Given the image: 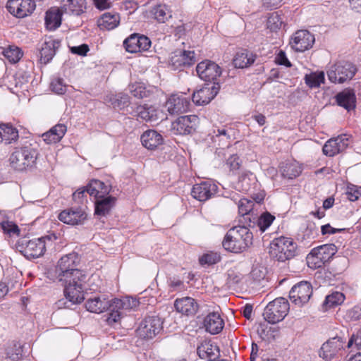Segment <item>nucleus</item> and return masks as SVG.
I'll use <instances>...</instances> for the list:
<instances>
[{"label": "nucleus", "mask_w": 361, "mask_h": 361, "mask_svg": "<svg viewBox=\"0 0 361 361\" xmlns=\"http://www.w3.org/2000/svg\"><path fill=\"white\" fill-rule=\"evenodd\" d=\"M137 305V301L128 298L123 300L114 298L109 300L105 298L94 297L89 298L86 303V309L94 313H102L104 311H109L106 322L109 324L117 322L120 320L123 310L131 309Z\"/></svg>", "instance_id": "f257e3e1"}, {"label": "nucleus", "mask_w": 361, "mask_h": 361, "mask_svg": "<svg viewBox=\"0 0 361 361\" xmlns=\"http://www.w3.org/2000/svg\"><path fill=\"white\" fill-rule=\"evenodd\" d=\"M252 233L245 226L230 228L222 241L224 248L233 253H241L252 244Z\"/></svg>", "instance_id": "f03ea898"}, {"label": "nucleus", "mask_w": 361, "mask_h": 361, "mask_svg": "<svg viewBox=\"0 0 361 361\" xmlns=\"http://www.w3.org/2000/svg\"><path fill=\"white\" fill-rule=\"evenodd\" d=\"M87 275L78 279L69 278L67 280L60 281L64 283L63 293L65 300L57 302L59 308H71L72 305L81 303L85 300V284Z\"/></svg>", "instance_id": "7ed1b4c3"}, {"label": "nucleus", "mask_w": 361, "mask_h": 361, "mask_svg": "<svg viewBox=\"0 0 361 361\" xmlns=\"http://www.w3.org/2000/svg\"><path fill=\"white\" fill-rule=\"evenodd\" d=\"M38 150L30 143L17 147L10 156L11 166L18 171H25L35 166Z\"/></svg>", "instance_id": "20e7f679"}, {"label": "nucleus", "mask_w": 361, "mask_h": 361, "mask_svg": "<svg viewBox=\"0 0 361 361\" xmlns=\"http://www.w3.org/2000/svg\"><path fill=\"white\" fill-rule=\"evenodd\" d=\"M80 264L78 253L73 252L61 257L56 267V278L59 281L67 280L69 278L78 279L85 274L77 267Z\"/></svg>", "instance_id": "39448f33"}, {"label": "nucleus", "mask_w": 361, "mask_h": 361, "mask_svg": "<svg viewBox=\"0 0 361 361\" xmlns=\"http://www.w3.org/2000/svg\"><path fill=\"white\" fill-rule=\"evenodd\" d=\"M297 245L293 239L279 237L272 240L269 253L272 258L279 262H285L293 258L296 253Z\"/></svg>", "instance_id": "423d86ee"}, {"label": "nucleus", "mask_w": 361, "mask_h": 361, "mask_svg": "<svg viewBox=\"0 0 361 361\" xmlns=\"http://www.w3.org/2000/svg\"><path fill=\"white\" fill-rule=\"evenodd\" d=\"M289 310V303L283 298H278L270 302L265 307L263 317L270 324L282 321Z\"/></svg>", "instance_id": "0eeeda50"}, {"label": "nucleus", "mask_w": 361, "mask_h": 361, "mask_svg": "<svg viewBox=\"0 0 361 361\" xmlns=\"http://www.w3.org/2000/svg\"><path fill=\"white\" fill-rule=\"evenodd\" d=\"M356 72V67L351 63L339 61L331 66L327 71V75L332 82L343 83L350 80Z\"/></svg>", "instance_id": "6e6552de"}, {"label": "nucleus", "mask_w": 361, "mask_h": 361, "mask_svg": "<svg viewBox=\"0 0 361 361\" xmlns=\"http://www.w3.org/2000/svg\"><path fill=\"white\" fill-rule=\"evenodd\" d=\"M51 237L49 235L32 240L23 239L20 246V252L27 259L38 258L42 256L46 251V241H51Z\"/></svg>", "instance_id": "1a4fd4ad"}, {"label": "nucleus", "mask_w": 361, "mask_h": 361, "mask_svg": "<svg viewBox=\"0 0 361 361\" xmlns=\"http://www.w3.org/2000/svg\"><path fill=\"white\" fill-rule=\"evenodd\" d=\"M312 292L311 283L308 281H302L292 287L289 293V298L292 303L302 307L308 302Z\"/></svg>", "instance_id": "9d476101"}, {"label": "nucleus", "mask_w": 361, "mask_h": 361, "mask_svg": "<svg viewBox=\"0 0 361 361\" xmlns=\"http://www.w3.org/2000/svg\"><path fill=\"white\" fill-rule=\"evenodd\" d=\"M34 0H8L6 8L8 11L17 18H25L30 16L35 9Z\"/></svg>", "instance_id": "9b49d317"}, {"label": "nucleus", "mask_w": 361, "mask_h": 361, "mask_svg": "<svg viewBox=\"0 0 361 361\" xmlns=\"http://www.w3.org/2000/svg\"><path fill=\"white\" fill-rule=\"evenodd\" d=\"M315 42L314 35L306 30H298L290 41V45L295 51L302 52L312 47Z\"/></svg>", "instance_id": "f8f14e48"}, {"label": "nucleus", "mask_w": 361, "mask_h": 361, "mask_svg": "<svg viewBox=\"0 0 361 361\" xmlns=\"http://www.w3.org/2000/svg\"><path fill=\"white\" fill-rule=\"evenodd\" d=\"M197 121L196 115L180 116L172 123L171 130L175 135L191 134L195 130Z\"/></svg>", "instance_id": "ddd939ff"}, {"label": "nucleus", "mask_w": 361, "mask_h": 361, "mask_svg": "<svg viewBox=\"0 0 361 361\" xmlns=\"http://www.w3.org/2000/svg\"><path fill=\"white\" fill-rule=\"evenodd\" d=\"M190 104V99L185 94H173L166 100L165 106L171 115H175L188 111Z\"/></svg>", "instance_id": "4468645a"}, {"label": "nucleus", "mask_w": 361, "mask_h": 361, "mask_svg": "<svg viewBox=\"0 0 361 361\" xmlns=\"http://www.w3.org/2000/svg\"><path fill=\"white\" fill-rule=\"evenodd\" d=\"M162 322L158 317H147L141 322L137 329L139 336L144 338H152L160 332Z\"/></svg>", "instance_id": "2eb2a0df"}, {"label": "nucleus", "mask_w": 361, "mask_h": 361, "mask_svg": "<svg viewBox=\"0 0 361 361\" xmlns=\"http://www.w3.org/2000/svg\"><path fill=\"white\" fill-rule=\"evenodd\" d=\"M337 252V247L334 244H325L312 249L308 256V259L312 258L314 264L318 267L328 262L335 255Z\"/></svg>", "instance_id": "dca6fc26"}, {"label": "nucleus", "mask_w": 361, "mask_h": 361, "mask_svg": "<svg viewBox=\"0 0 361 361\" xmlns=\"http://www.w3.org/2000/svg\"><path fill=\"white\" fill-rule=\"evenodd\" d=\"M343 344L340 337L330 338L321 347L319 356L327 361H331L341 355Z\"/></svg>", "instance_id": "f3484780"}, {"label": "nucleus", "mask_w": 361, "mask_h": 361, "mask_svg": "<svg viewBox=\"0 0 361 361\" xmlns=\"http://www.w3.org/2000/svg\"><path fill=\"white\" fill-rule=\"evenodd\" d=\"M196 71L202 80L208 82L214 81L221 73L220 66L209 60L199 63L196 67Z\"/></svg>", "instance_id": "a211bd4d"}, {"label": "nucleus", "mask_w": 361, "mask_h": 361, "mask_svg": "<svg viewBox=\"0 0 361 361\" xmlns=\"http://www.w3.org/2000/svg\"><path fill=\"white\" fill-rule=\"evenodd\" d=\"M349 144L348 137L346 135H341L326 141L323 146L322 152L327 157H334L345 150Z\"/></svg>", "instance_id": "6ab92c4d"}, {"label": "nucleus", "mask_w": 361, "mask_h": 361, "mask_svg": "<svg viewBox=\"0 0 361 361\" xmlns=\"http://www.w3.org/2000/svg\"><path fill=\"white\" fill-rule=\"evenodd\" d=\"M123 46L127 51L136 53L148 50L151 47V41L145 35L134 33L124 40Z\"/></svg>", "instance_id": "aec40b11"}, {"label": "nucleus", "mask_w": 361, "mask_h": 361, "mask_svg": "<svg viewBox=\"0 0 361 361\" xmlns=\"http://www.w3.org/2000/svg\"><path fill=\"white\" fill-rule=\"evenodd\" d=\"M217 189V185L212 181H203L193 185L191 195L200 202H205L216 193Z\"/></svg>", "instance_id": "412c9836"}, {"label": "nucleus", "mask_w": 361, "mask_h": 361, "mask_svg": "<svg viewBox=\"0 0 361 361\" xmlns=\"http://www.w3.org/2000/svg\"><path fill=\"white\" fill-rule=\"evenodd\" d=\"M195 61L194 51L178 50L172 54L169 63L173 70H178L183 67H189Z\"/></svg>", "instance_id": "4be33fe9"}, {"label": "nucleus", "mask_w": 361, "mask_h": 361, "mask_svg": "<svg viewBox=\"0 0 361 361\" xmlns=\"http://www.w3.org/2000/svg\"><path fill=\"white\" fill-rule=\"evenodd\" d=\"M219 87L215 84L204 85L200 90L192 94V102L197 105L207 104L217 94Z\"/></svg>", "instance_id": "5701e85b"}, {"label": "nucleus", "mask_w": 361, "mask_h": 361, "mask_svg": "<svg viewBox=\"0 0 361 361\" xmlns=\"http://www.w3.org/2000/svg\"><path fill=\"white\" fill-rule=\"evenodd\" d=\"M58 218L64 224L74 226L82 224L87 219V214L81 208H71L62 211Z\"/></svg>", "instance_id": "b1692460"}, {"label": "nucleus", "mask_w": 361, "mask_h": 361, "mask_svg": "<svg viewBox=\"0 0 361 361\" xmlns=\"http://www.w3.org/2000/svg\"><path fill=\"white\" fill-rule=\"evenodd\" d=\"M60 46L59 39L49 38L48 40H45L39 48V62L44 65L49 63Z\"/></svg>", "instance_id": "393cba45"}, {"label": "nucleus", "mask_w": 361, "mask_h": 361, "mask_svg": "<svg viewBox=\"0 0 361 361\" xmlns=\"http://www.w3.org/2000/svg\"><path fill=\"white\" fill-rule=\"evenodd\" d=\"M174 307L178 312L189 317L196 314L199 309V305L194 298L184 297L177 298L174 301Z\"/></svg>", "instance_id": "a878e982"}, {"label": "nucleus", "mask_w": 361, "mask_h": 361, "mask_svg": "<svg viewBox=\"0 0 361 361\" xmlns=\"http://www.w3.org/2000/svg\"><path fill=\"white\" fill-rule=\"evenodd\" d=\"M203 324L206 331L213 335L220 333L224 327L223 319L216 312L208 314L205 317Z\"/></svg>", "instance_id": "bb28decb"}, {"label": "nucleus", "mask_w": 361, "mask_h": 361, "mask_svg": "<svg viewBox=\"0 0 361 361\" xmlns=\"http://www.w3.org/2000/svg\"><path fill=\"white\" fill-rule=\"evenodd\" d=\"M197 353L201 359H207L209 361L217 359L220 355L219 347L210 341L202 342L198 345Z\"/></svg>", "instance_id": "cd10ccee"}, {"label": "nucleus", "mask_w": 361, "mask_h": 361, "mask_svg": "<svg viewBox=\"0 0 361 361\" xmlns=\"http://www.w3.org/2000/svg\"><path fill=\"white\" fill-rule=\"evenodd\" d=\"M140 140L142 145L150 150L157 149L164 142L162 135L154 130H148L144 132Z\"/></svg>", "instance_id": "c85d7f7f"}, {"label": "nucleus", "mask_w": 361, "mask_h": 361, "mask_svg": "<svg viewBox=\"0 0 361 361\" xmlns=\"http://www.w3.org/2000/svg\"><path fill=\"white\" fill-rule=\"evenodd\" d=\"M110 190L109 185L99 180H92L87 185V192L95 200L107 196Z\"/></svg>", "instance_id": "c756f323"}, {"label": "nucleus", "mask_w": 361, "mask_h": 361, "mask_svg": "<svg viewBox=\"0 0 361 361\" xmlns=\"http://www.w3.org/2000/svg\"><path fill=\"white\" fill-rule=\"evenodd\" d=\"M66 131L67 127L64 124L59 123L43 133L42 137L47 144L56 143L63 138Z\"/></svg>", "instance_id": "7c9ffc66"}, {"label": "nucleus", "mask_w": 361, "mask_h": 361, "mask_svg": "<svg viewBox=\"0 0 361 361\" xmlns=\"http://www.w3.org/2000/svg\"><path fill=\"white\" fill-rule=\"evenodd\" d=\"M336 100L338 106L348 111L355 108L356 97L353 90H345L336 96Z\"/></svg>", "instance_id": "2f4dec72"}, {"label": "nucleus", "mask_w": 361, "mask_h": 361, "mask_svg": "<svg viewBox=\"0 0 361 361\" xmlns=\"http://www.w3.org/2000/svg\"><path fill=\"white\" fill-rule=\"evenodd\" d=\"M87 8L86 0H66L61 6V11L66 13L80 16Z\"/></svg>", "instance_id": "473e14b6"}, {"label": "nucleus", "mask_w": 361, "mask_h": 361, "mask_svg": "<svg viewBox=\"0 0 361 361\" xmlns=\"http://www.w3.org/2000/svg\"><path fill=\"white\" fill-rule=\"evenodd\" d=\"M116 202V198L112 196H105L100 199L96 200L94 213L99 216H105L109 213Z\"/></svg>", "instance_id": "72a5a7b5"}, {"label": "nucleus", "mask_w": 361, "mask_h": 361, "mask_svg": "<svg viewBox=\"0 0 361 361\" xmlns=\"http://www.w3.org/2000/svg\"><path fill=\"white\" fill-rule=\"evenodd\" d=\"M61 9L51 8L46 13L45 25L48 30H54L61 24Z\"/></svg>", "instance_id": "f704fd0d"}, {"label": "nucleus", "mask_w": 361, "mask_h": 361, "mask_svg": "<svg viewBox=\"0 0 361 361\" xmlns=\"http://www.w3.org/2000/svg\"><path fill=\"white\" fill-rule=\"evenodd\" d=\"M255 61V55L247 50H243L235 54L233 63L235 68H244L252 65Z\"/></svg>", "instance_id": "c9c22d12"}, {"label": "nucleus", "mask_w": 361, "mask_h": 361, "mask_svg": "<svg viewBox=\"0 0 361 361\" xmlns=\"http://www.w3.org/2000/svg\"><path fill=\"white\" fill-rule=\"evenodd\" d=\"M18 138V131L10 124L0 125V142L10 144Z\"/></svg>", "instance_id": "e433bc0d"}, {"label": "nucleus", "mask_w": 361, "mask_h": 361, "mask_svg": "<svg viewBox=\"0 0 361 361\" xmlns=\"http://www.w3.org/2000/svg\"><path fill=\"white\" fill-rule=\"evenodd\" d=\"M105 101L110 103L114 108L118 109H123L130 104V98L125 93L107 95Z\"/></svg>", "instance_id": "4c0bfd02"}, {"label": "nucleus", "mask_w": 361, "mask_h": 361, "mask_svg": "<svg viewBox=\"0 0 361 361\" xmlns=\"http://www.w3.org/2000/svg\"><path fill=\"white\" fill-rule=\"evenodd\" d=\"M302 169L297 162L283 163L281 166V172L284 178L293 179L298 177Z\"/></svg>", "instance_id": "58836bf2"}, {"label": "nucleus", "mask_w": 361, "mask_h": 361, "mask_svg": "<svg viewBox=\"0 0 361 361\" xmlns=\"http://www.w3.org/2000/svg\"><path fill=\"white\" fill-rule=\"evenodd\" d=\"M136 116L145 121L155 122L157 121V110L153 106L140 105L136 108Z\"/></svg>", "instance_id": "ea45409f"}, {"label": "nucleus", "mask_w": 361, "mask_h": 361, "mask_svg": "<svg viewBox=\"0 0 361 361\" xmlns=\"http://www.w3.org/2000/svg\"><path fill=\"white\" fill-rule=\"evenodd\" d=\"M120 22V16L117 13L111 14L110 13H106L103 14L99 26L102 28L106 29L108 30L116 28Z\"/></svg>", "instance_id": "a19ab883"}, {"label": "nucleus", "mask_w": 361, "mask_h": 361, "mask_svg": "<svg viewBox=\"0 0 361 361\" xmlns=\"http://www.w3.org/2000/svg\"><path fill=\"white\" fill-rule=\"evenodd\" d=\"M255 183L256 178L252 173H244L239 177L237 187L239 190L247 192L252 189V185Z\"/></svg>", "instance_id": "79ce46f5"}, {"label": "nucleus", "mask_w": 361, "mask_h": 361, "mask_svg": "<svg viewBox=\"0 0 361 361\" xmlns=\"http://www.w3.org/2000/svg\"><path fill=\"white\" fill-rule=\"evenodd\" d=\"M129 91L132 95L138 99L150 97L152 91L147 89L143 83L136 82L129 85Z\"/></svg>", "instance_id": "37998d69"}, {"label": "nucleus", "mask_w": 361, "mask_h": 361, "mask_svg": "<svg viewBox=\"0 0 361 361\" xmlns=\"http://www.w3.org/2000/svg\"><path fill=\"white\" fill-rule=\"evenodd\" d=\"M306 85L310 88H315L324 82V73L323 71L314 72L305 76Z\"/></svg>", "instance_id": "c03bdc74"}, {"label": "nucleus", "mask_w": 361, "mask_h": 361, "mask_svg": "<svg viewBox=\"0 0 361 361\" xmlns=\"http://www.w3.org/2000/svg\"><path fill=\"white\" fill-rule=\"evenodd\" d=\"M345 300V295L341 292H334L328 295L323 303V305L327 308L334 307L341 305Z\"/></svg>", "instance_id": "a18cd8bd"}, {"label": "nucleus", "mask_w": 361, "mask_h": 361, "mask_svg": "<svg viewBox=\"0 0 361 361\" xmlns=\"http://www.w3.org/2000/svg\"><path fill=\"white\" fill-rule=\"evenodd\" d=\"M153 13L155 19L159 23H164L169 18H171V11L169 6L166 5H158L155 6Z\"/></svg>", "instance_id": "49530a36"}, {"label": "nucleus", "mask_w": 361, "mask_h": 361, "mask_svg": "<svg viewBox=\"0 0 361 361\" xmlns=\"http://www.w3.org/2000/svg\"><path fill=\"white\" fill-rule=\"evenodd\" d=\"M3 54L11 63L18 62L23 56L20 49L16 47H9L4 49Z\"/></svg>", "instance_id": "de8ad7c7"}, {"label": "nucleus", "mask_w": 361, "mask_h": 361, "mask_svg": "<svg viewBox=\"0 0 361 361\" xmlns=\"http://www.w3.org/2000/svg\"><path fill=\"white\" fill-rule=\"evenodd\" d=\"M275 217L271 214L266 212L261 215L257 219V226L261 231L264 232L268 227L271 226Z\"/></svg>", "instance_id": "09e8293b"}, {"label": "nucleus", "mask_w": 361, "mask_h": 361, "mask_svg": "<svg viewBox=\"0 0 361 361\" xmlns=\"http://www.w3.org/2000/svg\"><path fill=\"white\" fill-rule=\"evenodd\" d=\"M1 228L5 233L8 234L9 235H19L20 229L18 226L14 224L13 221H5L1 224Z\"/></svg>", "instance_id": "8fccbe9b"}, {"label": "nucleus", "mask_w": 361, "mask_h": 361, "mask_svg": "<svg viewBox=\"0 0 361 361\" xmlns=\"http://www.w3.org/2000/svg\"><path fill=\"white\" fill-rule=\"evenodd\" d=\"M214 142H220L221 140H228L229 135L227 134V130L223 128H214L212 132L209 134Z\"/></svg>", "instance_id": "3c124183"}, {"label": "nucleus", "mask_w": 361, "mask_h": 361, "mask_svg": "<svg viewBox=\"0 0 361 361\" xmlns=\"http://www.w3.org/2000/svg\"><path fill=\"white\" fill-rule=\"evenodd\" d=\"M51 90L58 94H63L66 92V85L63 80L59 78H54L51 82Z\"/></svg>", "instance_id": "603ef678"}, {"label": "nucleus", "mask_w": 361, "mask_h": 361, "mask_svg": "<svg viewBox=\"0 0 361 361\" xmlns=\"http://www.w3.org/2000/svg\"><path fill=\"white\" fill-rule=\"evenodd\" d=\"M254 203L247 199L240 200L238 204V212L241 216L249 214L252 211Z\"/></svg>", "instance_id": "864d4df0"}, {"label": "nucleus", "mask_w": 361, "mask_h": 361, "mask_svg": "<svg viewBox=\"0 0 361 361\" xmlns=\"http://www.w3.org/2000/svg\"><path fill=\"white\" fill-rule=\"evenodd\" d=\"M220 260V257L215 253H207L199 259L200 264H214Z\"/></svg>", "instance_id": "5fc2aeb1"}, {"label": "nucleus", "mask_w": 361, "mask_h": 361, "mask_svg": "<svg viewBox=\"0 0 361 361\" xmlns=\"http://www.w3.org/2000/svg\"><path fill=\"white\" fill-rule=\"evenodd\" d=\"M266 274L267 271L264 267L256 265L253 267L250 272V276L254 280L260 281L262 279H264Z\"/></svg>", "instance_id": "6e6d98bb"}, {"label": "nucleus", "mask_w": 361, "mask_h": 361, "mask_svg": "<svg viewBox=\"0 0 361 361\" xmlns=\"http://www.w3.org/2000/svg\"><path fill=\"white\" fill-rule=\"evenodd\" d=\"M282 24L280 16L276 13H272L267 20L268 27L272 30L279 29L281 27Z\"/></svg>", "instance_id": "4d7b16f0"}, {"label": "nucleus", "mask_w": 361, "mask_h": 361, "mask_svg": "<svg viewBox=\"0 0 361 361\" xmlns=\"http://www.w3.org/2000/svg\"><path fill=\"white\" fill-rule=\"evenodd\" d=\"M241 160L239 157L236 154H232L226 161V165L229 167L232 171L238 170L241 166Z\"/></svg>", "instance_id": "13d9d810"}, {"label": "nucleus", "mask_w": 361, "mask_h": 361, "mask_svg": "<svg viewBox=\"0 0 361 361\" xmlns=\"http://www.w3.org/2000/svg\"><path fill=\"white\" fill-rule=\"evenodd\" d=\"M353 345H355L357 350H361V330L358 331L356 334H353L350 338L347 347L350 348Z\"/></svg>", "instance_id": "bf43d9fd"}, {"label": "nucleus", "mask_w": 361, "mask_h": 361, "mask_svg": "<svg viewBox=\"0 0 361 361\" xmlns=\"http://www.w3.org/2000/svg\"><path fill=\"white\" fill-rule=\"evenodd\" d=\"M275 62L281 66H285L286 67H291L292 64L290 61L288 59L285 51L283 50H280L275 58Z\"/></svg>", "instance_id": "052dcab7"}, {"label": "nucleus", "mask_w": 361, "mask_h": 361, "mask_svg": "<svg viewBox=\"0 0 361 361\" xmlns=\"http://www.w3.org/2000/svg\"><path fill=\"white\" fill-rule=\"evenodd\" d=\"M347 317L353 321L361 319V305H356L347 312Z\"/></svg>", "instance_id": "680f3d73"}, {"label": "nucleus", "mask_w": 361, "mask_h": 361, "mask_svg": "<svg viewBox=\"0 0 361 361\" xmlns=\"http://www.w3.org/2000/svg\"><path fill=\"white\" fill-rule=\"evenodd\" d=\"M87 192V186L79 188L73 194V200L77 203H82Z\"/></svg>", "instance_id": "e2e57ef3"}, {"label": "nucleus", "mask_w": 361, "mask_h": 361, "mask_svg": "<svg viewBox=\"0 0 361 361\" xmlns=\"http://www.w3.org/2000/svg\"><path fill=\"white\" fill-rule=\"evenodd\" d=\"M71 51L73 54L80 56H85L89 51V47L87 44H83L80 46L71 47Z\"/></svg>", "instance_id": "0e129e2a"}, {"label": "nucleus", "mask_w": 361, "mask_h": 361, "mask_svg": "<svg viewBox=\"0 0 361 361\" xmlns=\"http://www.w3.org/2000/svg\"><path fill=\"white\" fill-rule=\"evenodd\" d=\"M169 286L173 288V290H175L178 288H183V282L176 277H171L169 279Z\"/></svg>", "instance_id": "69168bd1"}, {"label": "nucleus", "mask_w": 361, "mask_h": 361, "mask_svg": "<svg viewBox=\"0 0 361 361\" xmlns=\"http://www.w3.org/2000/svg\"><path fill=\"white\" fill-rule=\"evenodd\" d=\"M282 0H263V5L267 9H274L278 8Z\"/></svg>", "instance_id": "338daca9"}, {"label": "nucleus", "mask_w": 361, "mask_h": 361, "mask_svg": "<svg viewBox=\"0 0 361 361\" xmlns=\"http://www.w3.org/2000/svg\"><path fill=\"white\" fill-rule=\"evenodd\" d=\"M348 198L350 201L354 202L356 201L359 196L361 195V192L357 189H354L353 188H349L347 192Z\"/></svg>", "instance_id": "774afa93"}]
</instances>
